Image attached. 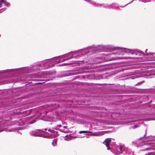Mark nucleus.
I'll list each match as a JSON object with an SVG mask.
<instances>
[{
  "mask_svg": "<svg viewBox=\"0 0 155 155\" xmlns=\"http://www.w3.org/2000/svg\"><path fill=\"white\" fill-rule=\"evenodd\" d=\"M107 51H117L113 52V54L116 55H124L128 54L129 55H135L140 56L143 52L136 50L127 49L126 48L114 47L110 45H106Z\"/></svg>",
  "mask_w": 155,
  "mask_h": 155,
  "instance_id": "1",
  "label": "nucleus"
},
{
  "mask_svg": "<svg viewBox=\"0 0 155 155\" xmlns=\"http://www.w3.org/2000/svg\"><path fill=\"white\" fill-rule=\"evenodd\" d=\"M154 140V137L151 136H148L146 138H140L137 140L136 141V143L138 147H140L141 146H144L145 148L144 149L141 150V151L149 150H155L154 144L152 142H148L146 144L143 141V140L147 141H151Z\"/></svg>",
  "mask_w": 155,
  "mask_h": 155,
  "instance_id": "2",
  "label": "nucleus"
},
{
  "mask_svg": "<svg viewBox=\"0 0 155 155\" xmlns=\"http://www.w3.org/2000/svg\"><path fill=\"white\" fill-rule=\"evenodd\" d=\"M55 60L53 58L47 59L43 61L38 62V66H39L41 70L48 69L54 66V64Z\"/></svg>",
  "mask_w": 155,
  "mask_h": 155,
  "instance_id": "3",
  "label": "nucleus"
},
{
  "mask_svg": "<svg viewBox=\"0 0 155 155\" xmlns=\"http://www.w3.org/2000/svg\"><path fill=\"white\" fill-rule=\"evenodd\" d=\"M18 72V73H29V67L0 71V74L8 72H14L13 74H15L17 73L16 72Z\"/></svg>",
  "mask_w": 155,
  "mask_h": 155,
  "instance_id": "4",
  "label": "nucleus"
},
{
  "mask_svg": "<svg viewBox=\"0 0 155 155\" xmlns=\"http://www.w3.org/2000/svg\"><path fill=\"white\" fill-rule=\"evenodd\" d=\"M34 116H31L29 117H26L24 119H21L19 121L20 125H24V129L27 128L29 124H32L36 122V120L33 119L30 120L31 118L33 117Z\"/></svg>",
  "mask_w": 155,
  "mask_h": 155,
  "instance_id": "5",
  "label": "nucleus"
},
{
  "mask_svg": "<svg viewBox=\"0 0 155 155\" xmlns=\"http://www.w3.org/2000/svg\"><path fill=\"white\" fill-rule=\"evenodd\" d=\"M111 151L115 154L119 155L123 153L124 155H127V151L124 150V147L121 145L115 144L113 150H111Z\"/></svg>",
  "mask_w": 155,
  "mask_h": 155,
  "instance_id": "6",
  "label": "nucleus"
},
{
  "mask_svg": "<svg viewBox=\"0 0 155 155\" xmlns=\"http://www.w3.org/2000/svg\"><path fill=\"white\" fill-rule=\"evenodd\" d=\"M85 55L87 54H92L99 51L98 45H92L87 48L83 49Z\"/></svg>",
  "mask_w": 155,
  "mask_h": 155,
  "instance_id": "7",
  "label": "nucleus"
},
{
  "mask_svg": "<svg viewBox=\"0 0 155 155\" xmlns=\"http://www.w3.org/2000/svg\"><path fill=\"white\" fill-rule=\"evenodd\" d=\"M43 130V129H42L41 130H34L30 132V134L31 135L35 137H40L44 138L47 137L45 135V133Z\"/></svg>",
  "mask_w": 155,
  "mask_h": 155,
  "instance_id": "8",
  "label": "nucleus"
},
{
  "mask_svg": "<svg viewBox=\"0 0 155 155\" xmlns=\"http://www.w3.org/2000/svg\"><path fill=\"white\" fill-rule=\"evenodd\" d=\"M38 62L35 63L32 66L29 67V73L41 70V68L39 66H38Z\"/></svg>",
  "mask_w": 155,
  "mask_h": 155,
  "instance_id": "9",
  "label": "nucleus"
},
{
  "mask_svg": "<svg viewBox=\"0 0 155 155\" xmlns=\"http://www.w3.org/2000/svg\"><path fill=\"white\" fill-rule=\"evenodd\" d=\"M84 1L86 2H87L90 4L91 5H92L93 6L96 7H101V6L103 7L104 8V7L105 4H101L100 3H97L96 2H94L93 1L91 0H84Z\"/></svg>",
  "mask_w": 155,
  "mask_h": 155,
  "instance_id": "10",
  "label": "nucleus"
},
{
  "mask_svg": "<svg viewBox=\"0 0 155 155\" xmlns=\"http://www.w3.org/2000/svg\"><path fill=\"white\" fill-rule=\"evenodd\" d=\"M64 55H63L61 56L56 57L53 58L54 60L55 61L54 62L58 63L67 61Z\"/></svg>",
  "mask_w": 155,
  "mask_h": 155,
  "instance_id": "11",
  "label": "nucleus"
},
{
  "mask_svg": "<svg viewBox=\"0 0 155 155\" xmlns=\"http://www.w3.org/2000/svg\"><path fill=\"white\" fill-rule=\"evenodd\" d=\"M84 53L83 49H81L74 52L72 51V54H73V58H74L78 56H83L85 55Z\"/></svg>",
  "mask_w": 155,
  "mask_h": 155,
  "instance_id": "12",
  "label": "nucleus"
},
{
  "mask_svg": "<svg viewBox=\"0 0 155 155\" xmlns=\"http://www.w3.org/2000/svg\"><path fill=\"white\" fill-rule=\"evenodd\" d=\"M99 51L107 52V45H98Z\"/></svg>",
  "mask_w": 155,
  "mask_h": 155,
  "instance_id": "13",
  "label": "nucleus"
},
{
  "mask_svg": "<svg viewBox=\"0 0 155 155\" xmlns=\"http://www.w3.org/2000/svg\"><path fill=\"white\" fill-rule=\"evenodd\" d=\"M111 140L110 138L106 139L103 142L106 147H107V150H110V148L109 147V144L111 143Z\"/></svg>",
  "mask_w": 155,
  "mask_h": 155,
  "instance_id": "14",
  "label": "nucleus"
},
{
  "mask_svg": "<svg viewBox=\"0 0 155 155\" xmlns=\"http://www.w3.org/2000/svg\"><path fill=\"white\" fill-rule=\"evenodd\" d=\"M48 131L51 132V135L55 137H57L59 134L57 130L54 129L53 130L49 129Z\"/></svg>",
  "mask_w": 155,
  "mask_h": 155,
  "instance_id": "15",
  "label": "nucleus"
},
{
  "mask_svg": "<svg viewBox=\"0 0 155 155\" xmlns=\"http://www.w3.org/2000/svg\"><path fill=\"white\" fill-rule=\"evenodd\" d=\"M79 73H81V72H79V71H71L69 72H68L67 73L65 74V75L64 76H68L69 75H72L77 74Z\"/></svg>",
  "mask_w": 155,
  "mask_h": 155,
  "instance_id": "16",
  "label": "nucleus"
},
{
  "mask_svg": "<svg viewBox=\"0 0 155 155\" xmlns=\"http://www.w3.org/2000/svg\"><path fill=\"white\" fill-rule=\"evenodd\" d=\"M64 55L67 60H69L73 58V54H72V51L65 54Z\"/></svg>",
  "mask_w": 155,
  "mask_h": 155,
  "instance_id": "17",
  "label": "nucleus"
},
{
  "mask_svg": "<svg viewBox=\"0 0 155 155\" xmlns=\"http://www.w3.org/2000/svg\"><path fill=\"white\" fill-rule=\"evenodd\" d=\"M148 78H151L153 77V76L155 75V70H152L146 74Z\"/></svg>",
  "mask_w": 155,
  "mask_h": 155,
  "instance_id": "18",
  "label": "nucleus"
},
{
  "mask_svg": "<svg viewBox=\"0 0 155 155\" xmlns=\"http://www.w3.org/2000/svg\"><path fill=\"white\" fill-rule=\"evenodd\" d=\"M0 1L2 2L1 4H0L1 6L2 5H6L7 7H9L10 6V4L9 3L7 2L6 0H0Z\"/></svg>",
  "mask_w": 155,
  "mask_h": 155,
  "instance_id": "19",
  "label": "nucleus"
},
{
  "mask_svg": "<svg viewBox=\"0 0 155 155\" xmlns=\"http://www.w3.org/2000/svg\"><path fill=\"white\" fill-rule=\"evenodd\" d=\"M104 60L101 58H97L95 59V62L96 64H98L102 62Z\"/></svg>",
  "mask_w": 155,
  "mask_h": 155,
  "instance_id": "20",
  "label": "nucleus"
},
{
  "mask_svg": "<svg viewBox=\"0 0 155 155\" xmlns=\"http://www.w3.org/2000/svg\"><path fill=\"white\" fill-rule=\"evenodd\" d=\"M116 4L115 3H112L110 5L105 4L104 8H105L111 9L113 8V5Z\"/></svg>",
  "mask_w": 155,
  "mask_h": 155,
  "instance_id": "21",
  "label": "nucleus"
},
{
  "mask_svg": "<svg viewBox=\"0 0 155 155\" xmlns=\"http://www.w3.org/2000/svg\"><path fill=\"white\" fill-rule=\"evenodd\" d=\"M149 57L151 58V60H155V53H152L148 54Z\"/></svg>",
  "mask_w": 155,
  "mask_h": 155,
  "instance_id": "22",
  "label": "nucleus"
},
{
  "mask_svg": "<svg viewBox=\"0 0 155 155\" xmlns=\"http://www.w3.org/2000/svg\"><path fill=\"white\" fill-rule=\"evenodd\" d=\"M59 130L62 132L67 133L68 132V130L67 128L66 127L64 126L63 127L61 128Z\"/></svg>",
  "mask_w": 155,
  "mask_h": 155,
  "instance_id": "23",
  "label": "nucleus"
},
{
  "mask_svg": "<svg viewBox=\"0 0 155 155\" xmlns=\"http://www.w3.org/2000/svg\"><path fill=\"white\" fill-rule=\"evenodd\" d=\"M4 131L7 132H10L12 131V130H11L9 127H7L6 128H4L2 130H0V132Z\"/></svg>",
  "mask_w": 155,
  "mask_h": 155,
  "instance_id": "24",
  "label": "nucleus"
},
{
  "mask_svg": "<svg viewBox=\"0 0 155 155\" xmlns=\"http://www.w3.org/2000/svg\"><path fill=\"white\" fill-rule=\"evenodd\" d=\"M61 125H58L55 126L54 128H53V129H54L56 130H59L60 129H58V128H60L61 127Z\"/></svg>",
  "mask_w": 155,
  "mask_h": 155,
  "instance_id": "25",
  "label": "nucleus"
},
{
  "mask_svg": "<svg viewBox=\"0 0 155 155\" xmlns=\"http://www.w3.org/2000/svg\"><path fill=\"white\" fill-rule=\"evenodd\" d=\"M57 140L56 139H54L52 142V144L54 146H56L57 144Z\"/></svg>",
  "mask_w": 155,
  "mask_h": 155,
  "instance_id": "26",
  "label": "nucleus"
},
{
  "mask_svg": "<svg viewBox=\"0 0 155 155\" xmlns=\"http://www.w3.org/2000/svg\"><path fill=\"white\" fill-rule=\"evenodd\" d=\"M116 4L115 5H113V8H113V9H119V7L117 6V5H118V4L117 3H115Z\"/></svg>",
  "mask_w": 155,
  "mask_h": 155,
  "instance_id": "27",
  "label": "nucleus"
},
{
  "mask_svg": "<svg viewBox=\"0 0 155 155\" xmlns=\"http://www.w3.org/2000/svg\"><path fill=\"white\" fill-rule=\"evenodd\" d=\"M91 132H92L87 131H81L79 132V133L80 134L86 133H91Z\"/></svg>",
  "mask_w": 155,
  "mask_h": 155,
  "instance_id": "28",
  "label": "nucleus"
},
{
  "mask_svg": "<svg viewBox=\"0 0 155 155\" xmlns=\"http://www.w3.org/2000/svg\"><path fill=\"white\" fill-rule=\"evenodd\" d=\"M145 155H155V152L148 153H147L145 154Z\"/></svg>",
  "mask_w": 155,
  "mask_h": 155,
  "instance_id": "29",
  "label": "nucleus"
},
{
  "mask_svg": "<svg viewBox=\"0 0 155 155\" xmlns=\"http://www.w3.org/2000/svg\"><path fill=\"white\" fill-rule=\"evenodd\" d=\"M138 127V126L137 125H135L133 126H130L129 129H131V128L135 129V128H137Z\"/></svg>",
  "mask_w": 155,
  "mask_h": 155,
  "instance_id": "30",
  "label": "nucleus"
},
{
  "mask_svg": "<svg viewBox=\"0 0 155 155\" xmlns=\"http://www.w3.org/2000/svg\"><path fill=\"white\" fill-rule=\"evenodd\" d=\"M135 121L134 120H129L127 121V122H128L130 124H131V123H133Z\"/></svg>",
  "mask_w": 155,
  "mask_h": 155,
  "instance_id": "31",
  "label": "nucleus"
},
{
  "mask_svg": "<svg viewBox=\"0 0 155 155\" xmlns=\"http://www.w3.org/2000/svg\"><path fill=\"white\" fill-rule=\"evenodd\" d=\"M118 58H120V59H128L129 58V57H117Z\"/></svg>",
  "mask_w": 155,
  "mask_h": 155,
  "instance_id": "32",
  "label": "nucleus"
},
{
  "mask_svg": "<svg viewBox=\"0 0 155 155\" xmlns=\"http://www.w3.org/2000/svg\"><path fill=\"white\" fill-rule=\"evenodd\" d=\"M95 135L97 136H100L101 135V134L99 133H95Z\"/></svg>",
  "mask_w": 155,
  "mask_h": 155,
  "instance_id": "33",
  "label": "nucleus"
},
{
  "mask_svg": "<svg viewBox=\"0 0 155 155\" xmlns=\"http://www.w3.org/2000/svg\"><path fill=\"white\" fill-rule=\"evenodd\" d=\"M71 63H64L62 64V65H71Z\"/></svg>",
  "mask_w": 155,
  "mask_h": 155,
  "instance_id": "34",
  "label": "nucleus"
},
{
  "mask_svg": "<svg viewBox=\"0 0 155 155\" xmlns=\"http://www.w3.org/2000/svg\"><path fill=\"white\" fill-rule=\"evenodd\" d=\"M31 110H30L27 111V113L28 114V115H30L31 114Z\"/></svg>",
  "mask_w": 155,
  "mask_h": 155,
  "instance_id": "35",
  "label": "nucleus"
},
{
  "mask_svg": "<svg viewBox=\"0 0 155 155\" xmlns=\"http://www.w3.org/2000/svg\"><path fill=\"white\" fill-rule=\"evenodd\" d=\"M112 54H112H110V55L107 54V55L108 56H111V55H112V54Z\"/></svg>",
  "mask_w": 155,
  "mask_h": 155,
  "instance_id": "36",
  "label": "nucleus"
},
{
  "mask_svg": "<svg viewBox=\"0 0 155 155\" xmlns=\"http://www.w3.org/2000/svg\"><path fill=\"white\" fill-rule=\"evenodd\" d=\"M49 73H50V72H49V71H48V72L47 71V72H46V74H49Z\"/></svg>",
  "mask_w": 155,
  "mask_h": 155,
  "instance_id": "37",
  "label": "nucleus"
},
{
  "mask_svg": "<svg viewBox=\"0 0 155 155\" xmlns=\"http://www.w3.org/2000/svg\"><path fill=\"white\" fill-rule=\"evenodd\" d=\"M44 130L45 131H46L47 130V129H46V128H45V129H44Z\"/></svg>",
  "mask_w": 155,
  "mask_h": 155,
  "instance_id": "38",
  "label": "nucleus"
},
{
  "mask_svg": "<svg viewBox=\"0 0 155 155\" xmlns=\"http://www.w3.org/2000/svg\"><path fill=\"white\" fill-rule=\"evenodd\" d=\"M152 102V101H151L150 102V103H151Z\"/></svg>",
  "mask_w": 155,
  "mask_h": 155,
  "instance_id": "39",
  "label": "nucleus"
},
{
  "mask_svg": "<svg viewBox=\"0 0 155 155\" xmlns=\"http://www.w3.org/2000/svg\"><path fill=\"white\" fill-rule=\"evenodd\" d=\"M147 49H146V50L145 51V52L147 53Z\"/></svg>",
  "mask_w": 155,
  "mask_h": 155,
  "instance_id": "40",
  "label": "nucleus"
},
{
  "mask_svg": "<svg viewBox=\"0 0 155 155\" xmlns=\"http://www.w3.org/2000/svg\"><path fill=\"white\" fill-rule=\"evenodd\" d=\"M2 7V6H1V5L0 4V8Z\"/></svg>",
  "mask_w": 155,
  "mask_h": 155,
  "instance_id": "41",
  "label": "nucleus"
},
{
  "mask_svg": "<svg viewBox=\"0 0 155 155\" xmlns=\"http://www.w3.org/2000/svg\"><path fill=\"white\" fill-rule=\"evenodd\" d=\"M135 58H137V57H135Z\"/></svg>",
  "mask_w": 155,
  "mask_h": 155,
  "instance_id": "42",
  "label": "nucleus"
},
{
  "mask_svg": "<svg viewBox=\"0 0 155 155\" xmlns=\"http://www.w3.org/2000/svg\"><path fill=\"white\" fill-rule=\"evenodd\" d=\"M1 35H0V37H1Z\"/></svg>",
  "mask_w": 155,
  "mask_h": 155,
  "instance_id": "43",
  "label": "nucleus"
}]
</instances>
